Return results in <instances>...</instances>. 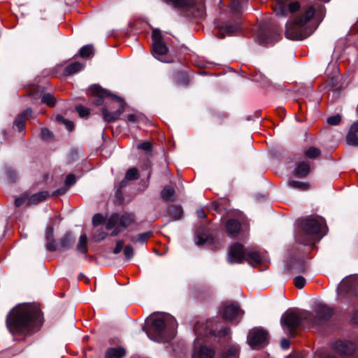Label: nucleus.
Masks as SVG:
<instances>
[{
	"label": "nucleus",
	"mask_w": 358,
	"mask_h": 358,
	"mask_svg": "<svg viewBox=\"0 0 358 358\" xmlns=\"http://www.w3.org/2000/svg\"><path fill=\"white\" fill-rule=\"evenodd\" d=\"M41 322V310L29 304L16 306L6 318L7 327L13 334L31 332L37 329Z\"/></svg>",
	"instance_id": "obj_1"
},
{
	"label": "nucleus",
	"mask_w": 358,
	"mask_h": 358,
	"mask_svg": "<svg viewBox=\"0 0 358 358\" xmlns=\"http://www.w3.org/2000/svg\"><path fill=\"white\" fill-rule=\"evenodd\" d=\"M176 328V319L169 314L162 313L150 316L144 330L151 340L163 343L173 338Z\"/></svg>",
	"instance_id": "obj_2"
},
{
	"label": "nucleus",
	"mask_w": 358,
	"mask_h": 358,
	"mask_svg": "<svg viewBox=\"0 0 358 358\" xmlns=\"http://www.w3.org/2000/svg\"><path fill=\"white\" fill-rule=\"evenodd\" d=\"M327 233V225L322 217L302 220L295 232V241L305 246H313Z\"/></svg>",
	"instance_id": "obj_3"
},
{
	"label": "nucleus",
	"mask_w": 358,
	"mask_h": 358,
	"mask_svg": "<svg viewBox=\"0 0 358 358\" xmlns=\"http://www.w3.org/2000/svg\"><path fill=\"white\" fill-rule=\"evenodd\" d=\"M72 254L78 257L92 260L98 259H112L123 257L130 260L134 255V248H71Z\"/></svg>",
	"instance_id": "obj_4"
},
{
	"label": "nucleus",
	"mask_w": 358,
	"mask_h": 358,
	"mask_svg": "<svg viewBox=\"0 0 358 358\" xmlns=\"http://www.w3.org/2000/svg\"><path fill=\"white\" fill-rule=\"evenodd\" d=\"M315 8L309 6L300 16L295 17L286 24L285 36L290 40H303L310 36L316 27L311 20Z\"/></svg>",
	"instance_id": "obj_5"
},
{
	"label": "nucleus",
	"mask_w": 358,
	"mask_h": 358,
	"mask_svg": "<svg viewBox=\"0 0 358 358\" xmlns=\"http://www.w3.org/2000/svg\"><path fill=\"white\" fill-rule=\"evenodd\" d=\"M196 338L194 343L192 358H214L215 350L206 345H203V336L212 334L215 336L222 337L229 334V329L223 328L217 332L211 321L206 324L198 322L194 327Z\"/></svg>",
	"instance_id": "obj_6"
},
{
	"label": "nucleus",
	"mask_w": 358,
	"mask_h": 358,
	"mask_svg": "<svg viewBox=\"0 0 358 358\" xmlns=\"http://www.w3.org/2000/svg\"><path fill=\"white\" fill-rule=\"evenodd\" d=\"M312 319V313L307 311H297L288 309L281 317L280 323L283 330L288 334L293 336L295 329L301 324L302 321L308 324Z\"/></svg>",
	"instance_id": "obj_7"
},
{
	"label": "nucleus",
	"mask_w": 358,
	"mask_h": 358,
	"mask_svg": "<svg viewBox=\"0 0 358 358\" xmlns=\"http://www.w3.org/2000/svg\"><path fill=\"white\" fill-rule=\"evenodd\" d=\"M227 260L230 264H240L244 261L249 264L261 262L260 255L255 251H246L245 248H230L227 252Z\"/></svg>",
	"instance_id": "obj_8"
},
{
	"label": "nucleus",
	"mask_w": 358,
	"mask_h": 358,
	"mask_svg": "<svg viewBox=\"0 0 358 358\" xmlns=\"http://www.w3.org/2000/svg\"><path fill=\"white\" fill-rule=\"evenodd\" d=\"M285 266L294 273H305L308 268V257L299 250H294L287 257Z\"/></svg>",
	"instance_id": "obj_9"
},
{
	"label": "nucleus",
	"mask_w": 358,
	"mask_h": 358,
	"mask_svg": "<svg viewBox=\"0 0 358 358\" xmlns=\"http://www.w3.org/2000/svg\"><path fill=\"white\" fill-rule=\"evenodd\" d=\"M134 222V217L131 215L124 213L122 215L119 214H113L106 223V229L110 230L114 229L112 236H117L120 231V227H127Z\"/></svg>",
	"instance_id": "obj_10"
},
{
	"label": "nucleus",
	"mask_w": 358,
	"mask_h": 358,
	"mask_svg": "<svg viewBox=\"0 0 358 358\" xmlns=\"http://www.w3.org/2000/svg\"><path fill=\"white\" fill-rule=\"evenodd\" d=\"M221 313L225 320L232 323H238L244 312L240 308L236 302H226L222 305Z\"/></svg>",
	"instance_id": "obj_11"
},
{
	"label": "nucleus",
	"mask_w": 358,
	"mask_h": 358,
	"mask_svg": "<svg viewBox=\"0 0 358 358\" xmlns=\"http://www.w3.org/2000/svg\"><path fill=\"white\" fill-rule=\"evenodd\" d=\"M358 289V276L350 275L345 278L339 284L337 288L338 295L339 296L345 294H355Z\"/></svg>",
	"instance_id": "obj_12"
},
{
	"label": "nucleus",
	"mask_w": 358,
	"mask_h": 358,
	"mask_svg": "<svg viewBox=\"0 0 358 358\" xmlns=\"http://www.w3.org/2000/svg\"><path fill=\"white\" fill-rule=\"evenodd\" d=\"M273 10L278 16H286L288 13H292L299 9L298 2H291L290 0H274Z\"/></svg>",
	"instance_id": "obj_13"
},
{
	"label": "nucleus",
	"mask_w": 358,
	"mask_h": 358,
	"mask_svg": "<svg viewBox=\"0 0 358 358\" xmlns=\"http://www.w3.org/2000/svg\"><path fill=\"white\" fill-rule=\"evenodd\" d=\"M268 338V334L262 329H251L248 335V343L253 348H259L264 345Z\"/></svg>",
	"instance_id": "obj_14"
},
{
	"label": "nucleus",
	"mask_w": 358,
	"mask_h": 358,
	"mask_svg": "<svg viewBox=\"0 0 358 358\" xmlns=\"http://www.w3.org/2000/svg\"><path fill=\"white\" fill-rule=\"evenodd\" d=\"M316 315H312V319L308 320V324L312 325H320L327 321L333 313L332 309L326 305H319L315 310Z\"/></svg>",
	"instance_id": "obj_15"
},
{
	"label": "nucleus",
	"mask_w": 358,
	"mask_h": 358,
	"mask_svg": "<svg viewBox=\"0 0 358 358\" xmlns=\"http://www.w3.org/2000/svg\"><path fill=\"white\" fill-rule=\"evenodd\" d=\"M88 90L90 94L97 97L94 101V104L96 106H100L103 103V97L111 96L113 98L114 96L111 94L109 92L101 88L99 85H92Z\"/></svg>",
	"instance_id": "obj_16"
},
{
	"label": "nucleus",
	"mask_w": 358,
	"mask_h": 358,
	"mask_svg": "<svg viewBox=\"0 0 358 358\" xmlns=\"http://www.w3.org/2000/svg\"><path fill=\"white\" fill-rule=\"evenodd\" d=\"M278 36V34L277 32L271 34L270 30L264 27H260L257 32L258 41L262 45L272 43Z\"/></svg>",
	"instance_id": "obj_17"
},
{
	"label": "nucleus",
	"mask_w": 358,
	"mask_h": 358,
	"mask_svg": "<svg viewBox=\"0 0 358 358\" xmlns=\"http://www.w3.org/2000/svg\"><path fill=\"white\" fill-rule=\"evenodd\" d=\"M113 99L117 101L119 104V108L113 113H110L108 111L107 109H102V114L103 116V118L107 122H113L117 120L120 117V115L123 113L124 111V103L122 100L118 97L117 96H113Z\"/></svg>",
	"instance_id": "obj_18"
},
{
	"label": "nucleus",
	"mask_w": 358,
	"mask_h": 358,
	"mask_svg": "<svg viewBox=\"0 0 358 358\" xmlns=\"http://www.w3.org/2000/svg\"><path fill=\"white\" fill-rule=\"evenodd\" d=\"M168 52V48L163 42H155L152 43V55L158 60L162 62H169L166 59V53Z\"/></svg>",
	"instance_id": "obj_19"
},
{
	"label": "nucleus",
	"mask_w": 358,
	"mask_h": 358,
	"mask_svg": "<svg viewBox=\"0 0 358 358\" xmlns=\"http://www.w3.org/2000/svg\"><path fill=\"white\" fill-rule=\"evenodd\" d=\"M242 225L236 219L229 220L226 224L225 228L228 234L232 237L237 236L241 230Z\"/></svg>",
	"instance_id": "obj_20"
},
{
	"label": "nucleus",
	"mask_w": 358,
	"mask_h": 358,
	"mask_svg": "<svg viewBox=\"0 0 358 358\" xmlns=\"http://www.w3.org/2000/svg\"><path fill=\"white\" fill-rule=\"evenodd\" d=\"M196 239L198 245H212L215 243L214 236L208 230H203L198 233Z\"/></svg>",
	"instance_id": "obj_21"
},
{
	"label": "nucleus",
	"mask_w": 358,
	"mask_h": 358,
	"mask_svg": "<svg viewBox=\"0 0 358 358\" xmlns=\"http://www.w3.org/2000/svg\"><path fill=\"white\" fill-rule=\"evenodd\" d=\"M31 110L27 109L22 114L17 116L14 122V126L19 131H24L25 128V117L31 115Z\"/></svg>",
	"instance_id": "obj_22"
},
{
	"label": "nucleus",
	"mask_w": 358,
	"mask_h": 358,
	"mask_svg": "<svg viewBox=\"0 0 358 358\" xmlns=\"http://www.w3.org/2000/svg\"><path fill=\"white\" fill-rule=\"evenodd\" d=\"M239 27L238 25H226L220 29L217 36L224 38L226 36L235 34L238 32Z\"/></svg>",
	"instance_id": "obj_23"
},
{
	"label": "nucleus",
	"mask_w": 358,
	"mask_h": 358,
	"mask_svg": "<svg viewBox=\"0 0 358 358\" xmlns=\"http://www.w3.org/2000/svg\"><path fill=\"white\" fill-rule=\"evenodd\" d=\"M334 348L339 352L345 355L350 354L353 350L351 343L344 341H337L334 344Z\"/></svg>",
	"instance_id": "obj_24"
},
{
	"label": "nucleus",
	"mask_w": 358,
	"mask_h": 358,
	"mask_svg": "<svg viewBox=\"0 0 358 358\" xmlns=\"http://www.w3.org/2000/svg\"><path fill=\"white\" fill-rule=\"evenodd\" d=\"M49 196L48 192H40L31 196L28 195L27 205H34L45 200Z\"/></svg>",
	"instance_id": "obj_25"
},
{
	"label": "nucleus",
	"mask_w": 358,
	"mask_h": 358,
	"mask_svg": "<svg viewBox=\"0 0 358 358\" xmlns=\"http://www.w3.org/2000/svg\"><path fill=\"white\" fill-rule=\"evenodd\" d=\"M310 171V166L307 162H300L294 169V175L299 178L306 177Z\"/></svg>",
	"instance_id": "obj_26"
},
{
	"label": "nucleus",
	"mask_w": 358,
	"mask_h": 358,
	"mask_svg": "<svg viewBox=\"0 0 358 358\" xmlns=\"http://www.w3.org/2000/svg\"><path fill=\"white\" fill-rule=\"evenodd\" d=\"M239 347L237 345H231L222 354V358H238Z\"/></svg>",
	"instance_id": "obj_27"
},
{
	"label": "nucleus",
	"mask_w": 358,
	"mask_h": 358,
	"mask_svg": "<svg viewBox=\"0 0 358 358\" xmlns=\"http://www.w3.org/2000/svg\"><path fill=\"white\" fill-rule=\"evenodd\" d=\"M125 355V350L124 348H109L106 354V358H122Z\"/></svg>",
	"instance_id": "obj_28"
},
{
	"label": "nucleus",
	"mask_w": 358,
	"mask_h": 358,
	"mask_svg": "<svg viewBox=\"0 0 358 358\" xmlns=\"http://www.w3.org/2000/svg\"><path fill=\"white\" fill-rule=\"evenodd\" d=\"M76 182V177L73 174H69L66 176V178L65 180V187H62V188H60V189H58L57 190H56L54 193H53V195H62V194H64L67 189L69 188V187H70L71 185H73L74 183Z\"/></svg>",
	"instance_id": "obj_29"
},
{
	"label": "nucleus",
	"mask_w": 358,
	"mask_h": 358,
	"mask_svg": "<svg viewBox=\"0 0 358 358\" xmlns=\"http://www.w3.org/2000/svg\"><path fill=\"white\" fill-rule=\"evenodd\" d=\"M138 178V170L135 168L129 169L127 171L125 178L120 182V188L126 186L127 181L134 180Z\"/></svg>",
	"instance_id": "obj_30"
},
{
	"label": "nucleus",
	"mask_w": 358,
	"mask_h": 358,
	"mask_svg": "<svg viewBox=\"0 0 358 358\" xmlns=\"http://www.w3.org/2000/svg\"><path fill=\"white\" fill-rule=\"evenodd\" d=\"M168 214L173 220H179L182 216V210L180 206L172 205L168 208Z\"/></svg>",
	"instance_id": "obj_31"
},
{
	"label": "nucleus",
	"mask_w": 358,
	"mask_h": 358,
	"mask_svg": "<svg viewBox=\"0 0 358 358\" xmlns=\"http://www.w3.org/2000/svg\"><path fill=\"white\" fill-rule=\"evenodd\" d=\"M161 195L164 201H173L175 199V190L173 187H165L162 189Z\"/></svg>",
	"instance_id": "obj_32"
},
{
	"label": "nucleus",
	"mask_w": 358,
	"mask_h": 358,
	"mask_svg": "<svg viewBox=\"0 0 358 358\" xmlns=\"http://www.w3.org/2000/svg\"><path fill=\"white\" fill-rule=\"evenodd\" d=\"M288 185L291 188L296 189L301 191H305L310 188V185L308 183L296 180H290L288 182Z\"/></svg>",
	"instance_id": "obj_33"
},
{
	"label": "nucleus",
	"mask_w": 358,
	"mask_h": 358,
	"mask_svg": "<svg viewBox=\"0 0 358 358\" xmlns=\"http://www.w3.org/2000/svg\"><path fill=\"white\" fill-rule=\"evenodd\" d=\"M83 68V65L81 63L76 62L71 64L65 69V73L66 75H71V74L77 73L78 71L81 70Z\"/></svg>",
	"instance_id": "obj_34"
},
{
	"label": "nucleus",
	"mask_w": 358,
	"mask_h": 358,
	"mask_svg": "<svg viewBox=\"0 0 358 358\" xmlns=\"http://www.w3.org/2000/svg\"><path fill=\"white\" fill-rule=\"evenodd\" d=\"M93 238L95 241H99L103 240L106 236V231L103 227L94 228L93 229Z\"/></svg>",
	"instance_id": "obj_35"
},
{
	"label": "nucleus",
	"mask_w": 358,
	"mask_h": 358,
	"mask_svg": "<svg viewBox=\"0 0 358 358\" xmlns=\"http://www.w3.org/2000/svg\"><path fill=\"white\" fill-rule=\"evenodd\" d=\"M94 48L92 45H86L80 48L79 55L81 57H88L93 55Z\"/></svg>",
	"instance_id": "obj_36"
},
{
	"label": "nucleus",
	"mask_w": 358,
	"mask_h": 358,
	"mask_svg": "<svg viewBox=\"0 0 358 358\" xmlns=\"http://www.w3.org/2000/svg\"><path fill=\"white\" fill-rule=\"evenodd\" d=\"M346 141L348 144L350 145L358 146V137L355 132L350 130L347 134Z\"/></svg>",
	"instance_id": "obj_37"
},
{
	"label": "nucleus",
	"mask_w": 358,
	"mask_h": 358,
	"mask_svg": "<svg viewBox=\"0 0 358 358\" xmlns=\"http://www.w3.org/2000/svg\"><path fill=\"white\" fill-rule=\"evenodd\" d=\"M321 152L319 148L310 147L306 152L305 156L310 159H315L320 155Z\"/></svg>",
	"instance_id": "obj_38"
},
{
	"label": "nucleus",
	"mask_w": 358,
	"mask_h": 358,
	"mask_svg": "<svg viewBox=\"0 0 358 358\" xmlns=\"http://www.w3.org/2000/svg\"><path fill=\"white\" fill-rule=\"evenodd\" d=\"M74 241V237L71 232H67L61 239L62 246H69L73 244Z\"/></svg>",
	"instance_id": "obj_39"
},
{
	"label": "nucleus",
	"mask_w": 358,
	"mask_h": 358,
	"mask_svg": "<svg viewBox=\"0 0 358 358\" xmlns=\"http://www.w3.org/2000/svg\"><path fill=\"white\" fill-rule=\"evenodd\" d=\"M41 101L49 106H53L55 103L56 99L51 94L46 93L42 96Z\"/></svg>",
	"instance_id": "obj_40"
},
{
	"label": "nucleus",
	"mask_w": 358,
	"mask_h": 358,
	"mask_svg": "<svg viewBox=\"0 0 358 358\" xmlns=\"http://www.w3.org/2000/svg\"><path fill=\"white\" fill-rule=\"evenodd\" d=\"M56 120L57 122L63 124L66 127L67 130H69V131L73 130V127H74L73 122H71L69 120L64 119L62 115H57L56 117Z\"/></svg>",
	"instance_id": "obj_41"
},
{
	"label": "nucleus",
	"mask_w": 358,
	"mask_h": 358,
	"mask_svg": "<svg viewBox=\"0 0 358 358\" xmlns=\"http://www.w3.org/2000/svg\"><path fill=\"white\" fill-rule=\"evenodd\" d=\"M151 235L152 233L150 231L138 234L136 237V243L142 245L145 244L146 243L147 240L151 236Z\"/></svg>",
	"instance_id": "obj_42"
},
{
	"label": "nucleus",
	"mask_w": 358,
	"mask_h": 358,
	"mask_svg": "<svg viewBox=\"0 0 358 358\" xmlns=\"http://www.w3.org/2000/svg\"><path fill=\"white\" fill-rule=\"evenodd\" d=\"M104 222V217L101 214H96L92 218V224L94 228L102 227L101 224Z\"/></svg>",
	"instance_id": "obj_43"
},
{
	"label": "nucleus",
	"mask_w": 358,
	"mask_h": 358,
	"mask_svg": "<svg viewBox=\"0 0 358 358\" xmlns=\"http://www.w3.org/2000/svg\"><path fill=\"white\" fill-rule=\"evenodd\" d=\"M41 136L43 140L46 141L50 140L53 137L52 132L47 128L41 129Z\"/></svg>",
	"instance_id": "obj_44"
},
{
	"label": "nucleus",
	"mask_w": 358,
	"mask_h": 358,
	"mask_svg": "<svg viewBox=\"0 0 358 358\" xmlns=\"http://www.w3.org/2000/svg\"><path fill=\"white\" fill-rule=\"evenodd\" d=\"M76 109V111L78 112V113L79 114V115L82 117L87 116L90 113L88 108H87L81 105L77 106Z\"/></svg>",
	"instance_id": "obj_45"
},
{
	"label": "nucleus",
	"mask_w": 358,
	"mask_h": 358,
	"mask_svg": "<svg viewBox=\"0 0 358 358\" xmlns=\"http://www.w3.org/2000/svg\"><path fill=\"white\" fill-rule=\"evenodd\" d=\"M152 43L162 42V34L158 29H153L152 33Z\"/></svg>",
	"instance_id": "obj_46"
},
{
	"label": "nucleus",
	"mask_w": 358,
	"mask_h": 358,
	"mask_svg": "<svg viewBox=\"0 0 358 358\" xmlns=\"http://www.w3.org/2000/svg\"><path fill=\"white\" fill-rule=\"evenodd\" d=\"M341 121V117L339 115L329 117L327 119V123L331 125H338Z\"/></svg>",
	"instance_id": "obj_47"
},
{
	"label": "nucleus",
	"mask_w": 358,
	"mask_h": 358,
	"mask_svg": "<svg viewBox=\"0 0 358 358\" xmlns=\"http://www.w3.org/2000/svg\"><path fill=\"white\" fill-rule=\"evenodd\" d=\"M27 201H28V195L24 194L21 197L17 198L15 200V204L16 206L19 207V206H22L23 204L27 205Z\"/></svg>",
	"instance_id": "obj_48"
},
{
	"label": "nucleus",
	"mask_w": 358,
	"mask_h": 358,
	"mask_svg": "<svg viewBox=\"0 0 358 358\" xmlns=\"http://www.w3.org/2000/svg\"><path fill=\"white\" fill-rule=\"evenodd\" d=\"M294 284L296 287L301 289L306 284V279L302 276H297L294 279Z\"/></svg>",
	"instance_id": "obj_49"
},
{
	"label": "nucleus",
	"mask_w": 358,
	"mask_h": 358,
	"mask_svg": "<svg viewBox=\"0 0 358 358\" xmlns=\"http://www.w3.org/2000/svg\"><path fill=\"white\" fill-rule=\"evenodd\" d=\"M141 119V116L137 114H129L127 115V120L130 122H137Z\"/></svg>",
	"instance_id": "obj_50"
},
{
	"label": "nucleus",
	"mask_w": 358,
	"mask_h": 358,
	"mask_svg": "<svg viewBox=\"0 0 358 358\" xmlns=\"http://www.w3.org/2000/svg\"><path fill=\"white\" fill-rule=\"evenodd\" d=\"M152 145L150 142H144L139 145H138L137 148L138 149H141L145 151H149L151 149Z\"/></svg>",
	"instance_id": "obj_51"
},
{
	"label": "nucleus",
	"mask_w": 358,
	"mask_h": 358,
	"mask_svg": "<svg viewBox=\"0 0 358 358\" xmlns=\"http://www.w3.org/2000/svg\"><path fill=\"white\" fill-rule=\"evenodd\" d=\"M350 321L354 324H358V308L353 310L350 316Z\"/></svg>",
	"instance_id": "obj_52"
},
{
	"label": "nucleus",
	"mask_w": 358,
	"mask_h": 358,
	"mask_svg": "<svg viewBox=\"0 0 358 358\" xmlns=\"http://www.w3.org/2000/svg\"><path fill=\"white\" fill-rule=\"evenodd\" d=\"M68 248H47V250L50 252H58L62 254L65 252V249Z\"/></svg>",
	"instance_id": "obj_53"
},
{
	"label": "nucleus",
	"mask_w": 358,
	"mask_h": 358,
	"mask_svg": "<svg viewBox=\"0 0 358 358\" xmlns=\"http://www.w3.org/2000/svg\"><path fill=\"white\" fill-rule=\"evenodd\" d=\"M87 243V238L86 234H83L80 236L79 243L77 246H86Z\"/></svg>",
	"instance_id": "obj_54"
},
{
	"label": "nucleus",
	"mask_w": 358,
	"mask_h": 358,
	"mask_svg": "<svg viewBox=\"0 0 358 358\" xmlns=\"http://www.w3.org/2000/svg\"><path fill=\"white\" fill-rule=\"evenodd\" d=\"M52 234H53V227H52V225H50L47 227L46 231H45L46 238L48 240H50L52 236Z\"/></svg>",
	"instance_id": "obj_55"
},
{
	"label": "nucleus",
	"mask_w": 358,
	"mask_h": 358,
	"mask_svg": "<svg viewBox=\"0 0 358 358\" xmlns=\"http://www.w3.org/2000/svg\"><path fill=\"white\" fill-rule=\"evenodd\" d=\"M153 252L157 255H163L166 252V249L165 248H154Z\"/></svg>",
	"instance_id": "obj_56"
},
{
	"label": "nucleus",
	"mask_w": 358,
	"mask_h": 358,
	"mask_svg": "<svg viewBox=\"0 0 358 358\" xmlns=\"http://www.w3.org/2000/svg\"><path fill=\"white\" fill-rule=\"evenodd\" d=\"M231 9L235 11L238 12L240 8V4L238 0H233L231 4Z\"/></svg>",
	"instance_id": "obj_57"
},
{
	"label": "nucleus",
	"mask_w": 358,
	"mask_h": 358,
	"mask_svg": "<svg viewBox=\"0 0 358 358\" xmlns=\"http://www.w3.org/2000/svg\"><path fill=\"white\" fill-rule=\"evenodd\" d=\"M280 345L283 349H287L289 347V341L285 338H283L281 341Z\"/></svg>",
	"instance_id": "obj_58"
},
{
	"label": "nucleus",
	"mask_w": 358,
	"mask_h": 358,
	"mask_svg": "<svg viewBox=\"0 0 358 358\" xmlns=\"http://www.w3.org/2000/svg\"><path fill=\"white\" fill-rule=\"evenodd\" d=\"M350 130L355 133L358 132V121L351 125Z\"/></svg>",
	"instance_id": "obj_59"
},
{
	"label": "nucleus",
	"mask_w": 358,
	"mask_h": 358,
	"mask_svg": "<svg viewBox=\"0 0 358 358\" xmlns=\"http://www.w3.org/2000/svg\"><path fill=\"white\" fill-rule=\"evenodd\" d=\"M196 215L199 217H205L206 215L203 209H199L196 210Z\"/></svg>",
	"instance_id": "obj_60"
},
{
	"label": "nucleus",
	"mask_w": 358,
	"mask_h": 358,
	"mask_svg": "<svg viewBox=\"0 0 358 358\" xmlns=\"http://www.w3.org/2000/svg\"><path fill=\"white\" fill-rule=\"evenodd\" d=\"M13 175L14 176H15V173L12 171V170H8V175ZM9 180H11V181H13L14 180V177L13 178L12 176H9Z\"/></svg>",
	"instance_id": "obj_61"
},
{
	"label": "nucleus",
	"mask_w": 358,
	"mask_h": 358,
	"mask_svg": "<svg viewBox=\"0 0 358 358\" xmlns=\"http://www.w3.org/2000/svg\"><path fill=\"white\" fill-rule=\"evenodd\" d=\"M323 8H324V7L322 6H318V12L322 13Z\"/></svg>",
	"instance_id": "obj_62"
},
{
	"label": "nucleus",
	"mask_w": 358,
	"mask_h": 358,
	"mask_svg": "<svg viewBox=\"0 0 358 358\" xmlns=\"http://www.w3.org/2000/svg\"><path fill=\"white\" fill-rule=\"evenodd\" d=\"M83 278H84V275L81 273V274H80V275H79V276H78V280H80L81 279H83Z\"/></svg>",
	"instance_id": "obj_63"
},
{
	"label": "nucleus",
	"mask_w": 358,
	"mask_h": 358,
	"mask_svg": "<svg viewBox=\"0 0 358 358\" xmlns=\"http://www.w3.org/2000/svg\"><path fill=\"white\" fill-rule=\"evenodd\" d=\"M289 358H303L302 356L301 355H299V356H294V357H289Z\"/></svg>",
	"instance_id": "obj_64"
}]
</instances>
